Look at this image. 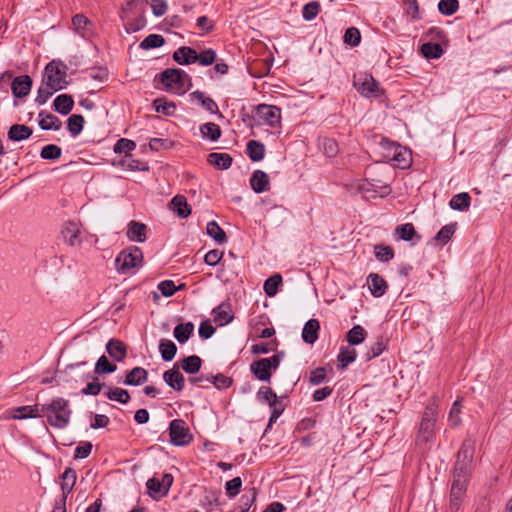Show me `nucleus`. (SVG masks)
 <instances>
[{
    "label": "nucleus",
    "instance_id": "obj_1",
    "mask_svg": "<svg viewBox=\"0 0 512 512\" xmlns=\"http://www.w3.org/2000/svg\"><path fill=\"white\" fill-rule=\"evenodd\" d=\"M475 453V440L467 436L456 454L452 475L471 478L473 458Z\"/></svg>",
    "mask_w": 512,
    "mask_h": 512
},
{
    "label": "nucleus",
    "instance_id": "obj_2",
    "mask_svg": "<svg viewBox=\"0 0 512 512\" xmlns=\"http://www.w3.org/2000/svg\"><path fill=\"white\" fill-rule=\"evenodd\" d=\"M437 421V411L434 405H428L422 415L419 429L416 435V445L423 450L427 449V444L433 441L435 437V424Z\"/></svg>",
    "mask_w": 512,
    "mask_h": 512
},
{
    "label": "nucleus",
    "instance_id": "obj_3",
    "mask_svg": "<svg viewBox=\"0 0 512 512\" xmlns=\"http://www.w3.org/2000/svg\"><path fill=\"white\" fill-rule=\"evenodd\" d=\"M283 357L284 352L280 351L269 358L254 360L250 364V372L259 381L269 383L273 373L279 368Z\"/></svg>",
    "mask_w": 512,
    "mask_h": 512
},
{
    "label": "nucleus",
    "instance_id": "obj_4",
    "mask_svg": "<svg viewBox=\"0 0 512 512\" xmlns=\"http://www.w3.org/2000/svg\"><path fill=\"white\" fill-rule=\"evenodd\" d=\"M160 82L165 86L166 90L174 91L177 94L185 93L189 87L185 88V81H189L191 86V77L182 69L167 68L159 74Z\"/></svg>",
    "mask_w": 512,
    "mask_h": 512
},
{
    "label": "nucleus",
    "instance_id": "obj_5",
    "mask_svg": "<svg viewBox=\"0 0 512 512\" xmlns=\"http://www.w3.org/2000/svg\"><path fill=\"white\" fill-rule=\"evenodd\" d=\"M143 261L142 250L137 246H130L122 250L115 259V266L118 272L128 273L131 269L140 265Z\"/></svg>",
    "mask_w": 512,
    "mask_h": 512
},
{
    "label": "nucleus",
    "instance_id": "obj_6",
    "mask_svg": "<svg viewBox=\"0 0 512 512\" xmlns=\"http://www.w3.org/2000/svg\"><path fill=\"white\" fill-rule=\"evenodd\" d=\"M354 86L357 91L366 98H379L384 95V89L371 74H359L354 78Z\"/></svg>",
    "mask_w": 512,
    "mask_h": 512
},
{
    "label": "nucleus",
    "instance_id": "obj_7",
    "mask_svg": "<svg viewBox=\"0 0 512 512\" xmlns=\"http://www.w3.org/2000/svg\"><path fill=\"white\" fill-rule=\"evenodd\" d=\"M170 442L174 446H187L193 441V435L183 419H174L169 424Z\"/></svg>",
    "mask_w": 512,
    "mask_h": 512
},
{
    "label": "nucleus",
    "instance_id": "obj_8",
    "mask_svg": "<svg viewBox=\"0 0 512 512\" xmlns=\"http://www.w3.org/2000/svg\"><path fill=\"white\" fill-rule=\"evenodd\" d=\"M65 78L66 72L62 71L54 61L48 63L45 67L43 83L53 90L64 89L68 84Z\"/></svg>",
    "mask_w": 512,
    "mask_h": 512
},
{
    "label": "nucleus",
    "instance_id": "obj_9",
    "mask_svg": "<svg viewBox=\"0 0 512 512\" xmlns=\"http://www.w3.org/2000/svg\"><path fill=\"white\" fill-rule=\"evenodd\" d=\"M256 115L259 120L263 121L265 124L272 128L280 125L281 109L277 106L259 104L256 107Z\"/></svg>",
    "mask_w": 512,
    "mask_h": 512
},
{
    "label": "nucleus",
    "instance_id": "obj_10",
    "mask_svg": "<svg viewBox=\"0 0 512 512\" xmlns=\"http://www.w3.org/2000/svg\"><path fill=\"white\" fill-rule=\"evenodd\" d=\"M382 144L385 148L393 150V160L398 163V166L403 169L410 166L412 160L410 150L388 140L383 141Z\"/></svg>",
    "mask_w": 512,
    "mask_h": 512
},
{
    "label": "nucleus",
    "instance_id": "obj_11",
    "mask_svg": "<svg viewBox=\"0 0 512 512\" xmlns=\"http://www.w3.org/2000/svg\"><path fill=\"white\" fill-rule=\"evenodd\" d=\"M61 234L65 240V242L71 246H78L81 244L82 240L80 238L81 230L80 225L74 221H68L64 224Z\"/></svg>",
    "mask_w": 512,
    "mask_h": 512
},
{
    "label": "nucleus",
    "instance_id": "obj_12",
    "mask_svg": "<svg viewBox=\"0 0 512 512\" xmlns=\"http://www.w3.org/2000/svg\"><path fill=\"white\" fill-rule=\"evenodd\" d=\"M163 380L169 387L176 391H182L185 387V378L179 371L178 364H174L172 369L163 373Z\"/></svg>",
    "mask_w": 512,
    "mask_h": 512
},
{
    "label": "nucleus",
    "instance_id": "obj_13",
    "mask_svg": "<svg viewBox=\"0 0 512 512\" xmlns=\"http://www.w3.org/2000/svg\"><path fill=\"white\" fill-rule=\"evenodd\" d=\"M394 234L398 239L411 242L412 245L417 244L421 240V235L417 233L412 223L398 225L395 228Z\"/></svg>",
    "mask_w": 512,
    "mask_h": 512
},
{
    "label": "nucleus",
    "instance_id": "obj_14",
    "mask_svg": "<svg viewBox=\"0 0 512 512\" xmlns=\"http://www.w3.org/2000/svg\"><path fill=\"white\" fill-rule=\"evenodd\" d=\"M31 87L32 79L29 75L15 77L11 82V91L16 98H22L28 95Z\"/></svg>",
    "mask_w": 512,
    "mask_h": 512
},
{
    "label": "nucleus",
    "instance_id": "obj_15",
    "mask_svg": "<svg viewBox=\"0 0 512 512\" xmlns=\"http://www.w3.org/2000/svg\"><path fill=\"white\" fill-rule=\"evenodd\" d=\"M212 314L214 315V321L218 323L219 326L229 324L234 319L232 307L229 302H222L212 310Z\"/></svg>",
    "mask_w": 512,
    "mask_h": 512
},
{
    "label": "nucleus",
    "instance_id": "obj_16",
    "mask_svg": "<svg viewBox=\"0 0 512 512\" xmlns=\"http://www.w3.org/2000/svg\"><path fill=\"white\" fill-rule=\"evenodd\" d=\"M190 97L198 101L199 104L209 113L217 114L219 117H223L222 113L219 111L217 103L211 97L207 96L204 92L196 90L190 93Z\"/></svg>",
    "mask_w": 512,
    "mask_h": 512
},
{
    "label": "nucleus",
    "instance_id": "obj_17",
    "mask_svg": "<svg viewBox=\"0 0 512 512\" xmlns=\"http://www.w3.org/2000/svg\"><path fill=\"white\" fill-rule=\"evenodd\" d=\"M367 285L371 294L374 297L383 296L388 288V284L384 278H382L377 273H370L367 277Z\"/></svg>",
    "mask_w": 512,
    "mask_h": 512
},
{
    "label": "nucleus",
    "instance_id": "obj_18",
    "mask_svg": "<svg viewBox=\"0 0 512 512\" xmlns=\"http://www.w3.org/2000/svg\"><path fill=\"white\" fill-rule=\"evenodd\" d=\"M173 60L180 65H189L197 62V51L188 46H182L174 51Z\"/></svg>",
    "mask_w": 512,
    "mask_h": 512
},
{
    "label": "nucleus",
    "instance_id": "obj_19",
    "mask_svg": "<svg viewBox=\"0 0 512 512\" xmlns=\"http://www.w3.org/2000/svg\"><path fill=\"white\" fill-rule=\"evenodd\" d=\"M148 379V372L142 367H134L126 372L123 383L128 386H139L145 383Z\"/></svg>",
    "mask_w": 512,
    "mask_h": 512
},
{
    "label": "nucleus",
    "instance_id": "obj_20",
    "mask_svg": "<svg viewBox=\"0 0 512 512\" xmlns=\"http://www.w3.org/2000/svg\"><path fill=\"white\" fill-rule=\"evenodd\" d=\"M61 500L66 501L68 494H70L76 484L77 474L73 468H66L61 476Z\"/></svg>",
    "mask_w": 512,
    "mask_h": 512
},
{
    "label": "nucleus",
    "instance_id": "obj_21",
    "mask_svg": "<svg viewBox=\"0 0 512 512\" xmlns=\"http://www.w3.org/2000/svg\"><path fill=\"white\" fill-rule=\"evenodd\" d=\"M106 351L117 362L123 361L127 355L125 344L118 339H110L106 344Z\"/></svg>",
    "mask_w": 512,
    "mask_h": 512
},
{
    "label": "nucleus",
    "instance_id": "obj_22",
    "mask_svg": "<svg viewBox=\"0 0 512 512\" xmlns=\"http://www.w3.org/2000/svg\"><path fill=\"white\" fill-rule=\"evenodd\" d=\"M170 207L182 219L188 218L191 215V207L183 195L174 196L170 202Z\"/></svg>",
    "mask_w": 512,
    "mask_h": 512
},
{
    "label": "nucleus",
    "instance_id": "obj_23",
    "mask_svg": "<svg viewBox=\"0 0 512 512\" xmlns=\"http://www.w3.org/2000/svg\"><path fill=\"white\" fill-rule=\"evenodd\" d=\"M250 185L255 193H263L268 190L269 176L262 170H256L250 178Z\"/></svg>",
    "mask_w": 512,
    "mask_h": 512
},
{
    "label": "nucleus",
    "instance_id": "obj_24",
    "mask_svg": "<svg viewBox=\"0 0 512 512\" xmlns=\"http://www.w3.org/2000/svg\"><path fill=\"white\" fill-rule=\"evenodd\" d=\"M320 323L317 319H309L302 330V339L307 344H313L318 339Z\"/></svg>",
    "mask_w": 512,
    "mask_h": 512
},
{
    "label": "nucleus",
    "instance_id": "obj_25",
    "mask_svg": "<svg viewBox=\"0 0 512 512\" xmlns=\"http://www.w3.org/2000/svg\"><path fill=\"white\" fill-rule=\"evenodd\" d=\"M38 117H39L38 124L42 130L57 131L62 126L61 120L52 113H47L45 111H41L38 114Z\"/></svg>",
    "mask_w": 512,
    "mask_h": 512
},
{
    "label": "nucleus",
    "instance_id": "obj_26",
    "mask_svg": "<svg viewBox=\"0 0 512 512\" xmlns=\"http://www.w3.org/2000/svg\"><path fill=\"white\" fill-rule=\"evenodd\" d=\"M207 162L220 170L229 169L233 163V158L228 153L212 152L207 157Z\"/></svg>",
    "mask_w": 512,
    "mask_h": 512
},
{
    "label": "nucleus",
    "instance_id": "obj_27",
    "mask_svg": "<svg viewBox=\"0 0 512 512\" xmlns=\"http://www.w3.org/2000/svg\"><path fill=\"white\" fill-rule=\"evenodd\" d=\"M357 352L352 346H342L337 356V368L344 370L349 364L356 360Z\"/></svg>",
    "mask_w": 512,
    "mask_h": 512
},
{
    "label": "nucleus",
    "instance_id": "obj_28",
    "mask_svg": "<svg viewBox=\"0 0 512 512\" xmlns=\"http://www.w3.org/2000/svg\"><path fill=\"white\" fill-rule=\"evenodd\" d=\"M146 230L147 227L145 224L131 221L128 224L127 237L131 241L144 242L146 240Z\"/></svg>",
    "mask_w": 512,
    "mask_h": 512
},
{
    "label": "nucleus",
    "instance_id": "obj_29",
    "mask_svg": "<svg viewBox=\"0 0 512 512\" xmlns=\"http://www.w3.org/2000/svg\"><path fill=\"white\" fill-rule=\"evenodd\" d=\"M74 106V100L69 94H60L53 101L55 111L62 115H67L71 112Z\"/></svg>",
    "mask_w": 512,
    "mask_h": 512
},
{
    "label": "nucleus",
    "instance_id": "obj_30",
    "mask_svg": "<svg viewBox=\"0 0 512 512\" xmlns=\"http://www.w3.org/2000/svg\"><path fill=\"white\" fill-rule=\"evenodd\" d=\"M193 333L194 324L192 322L180 323L173 330V335L180 344L187 342Z\"/></svg>",
    "mask_w": 512,
    "mask_h": 512
},
{
    "label": "nucleus",
    "instance_id": "obj_31",
    "mask_svg": "<svg viewBox=\"0 0 512 512\" xmlns=\"http://www.w3.org/2000/svg\"><path fill=\"white\" fill-rule=\"evenodd\" d=\"M246 153L251 161L259 162L265 156V145L257 140H250L246 146Z\"/></svg>",
    "mask_w": 512,
    "mask_h": 512
},
{
    "label": "nucleus",
    "instance_id": "obj_32",
    "mask_svg": "<svg viewBox=\"0 0 512 512\" xmlns=\"http://www.w3.org/2000/svg\"><path fill=\"white\" fill-rule=\"evenodd\" d=\"M31 135L32 128L21 124L12 125L8 131V138L15 142L28 139Z\"/></svg>",
    "mask_w": 512,
    "mask_h": 512
},
{
    "label": "nucleus",
    "instance_id": "obj_33",
    "mask_svg": "<svg viewBox=\"0 0 512 512\" xmlns=\"http://www.w3.org/2000/svg\"><path fill=\"white\" fill-rule=\"evenodd\" d=\"M71 411L51 412L47 411V421L56 428H64L68 425Z\"/></svg>",
    "mask_w": 512,
    "mask_h": 512
},
{
    "label": "nucleus",
    "instance_id": "obj_34",
    "mask_svg": "<svg viewBox=\"0 0 512 512\" xmlns=\"http://www.w3.org/2000/svg\"><path fill=\"white\" fill-rule=\"evenodd\" d=\"M470 204L471 196L467 192L454 195L449 202L450 208L458 211H466L470 207Z\"/></svg>",
    "mask_w": 512,
    "mask_h": 512
},
{
    "label": "nucleus",
    "instance_id": "obj_35",
    "mask_svg": "<svg viewBox=\"0 0 512 512\" xmlns=\"http://www.w3.org/2000/svg\"><path fill=\"white\" fill-rule=\"evenodd\" d=\"M159 352L164 361H172L177 353L176 344L169 339H161L159 341Z\"/></svg>",
    "mask_w": 512,
    "mask_h": 512
},
{
    "label": "nucleus",
    "instance_id": "obj_36",
    "mask_svg": "<svg viewBox=\"0 0 512 512\" xmlns=\"http://www.w3.org/2000/svg\"><path fill=\"white\" fill-rule=\"evenodd\" d=\"M366 336V330L361 325H355L347 332L346 340L349 346H355L361 344Z\"/></svg>",
    "mask_w": 512,
    "mask_h": 512
},
{
    "label": "nucleus",
    "instance_id": "obj_37",
    "mask_svg": "<svg viewBox=\"0 0 512 512\" xmlns=\"http://www.w3.org/2000/svg\"><path fill=\"white\" fill-rule=\"evenodd\" d=\"M202 359L197 355L184 357L181 360V368L188 374H196L200 371Z\"/></svg>",
    "mask_w": 512,
    "mask_h": 512
},
{
    "label": "nucleus",
    "instance_id": "obj_38",
    "mask_svg": "<svg viewBox=\"0 0 512 512\" xmlns=\"http://www.w3.org/2000/svg\"><path fill=\"white\" fill-rule=\"evenodd\" d=\"M118 165L130 171H147L149 169L147 163L134 159L131 154L120 159Z\"/></svg>",
    "mask_w": 512,
    "mask_h": 512
},
{
    "label": "nucleus",
    "instance_id": "obj_39",
    "mask_svg": "<svg viewBox=\"0 0 512 512\" xmlns=\"http://www.w3.org/2000/svg\"><path fill=\"white\" fill-rule=\"evenodd\" d=\"M152 106L157 113H162L166 116H172L176 110V105L173 102L167 101L165 97L156 98Z\"/></svg>",
    "mask_w": 512,
    "mask_h": 512
},
{
    "label": "nucleus",
    "instance_id": "obj_40",
    "mask_svg": "<svg viewBox=\"0 0 512 512\" xmlns=\"http://www.w3.org/2000/svg\"><path fill=\"white\" fill-rule=\"evenodd\" d=\"M207 234L218 244H224L227 242V236L225 231L219 226L216 221H210L206 227Z\"/></svg>",
    "mask_w": 512,
    "mask_h": 512
},
{
    "label": "nucleus",
    "instance_id": "obj_41",
    "mask_svg": "<svg viewBox=\"0 0 512 512\" xmlns=\"http://www.w3.org/2000/svg\"><path fill=\"white\" fill-rule=\"evenodd\" d=\"M420 50L423 56L427 59H438L444 53L442 46L439 43L434 42H427L422 44Z\"/></svg>",
    "mask_w": 512,
    "mask_h": 512
},
{
    "label": "nucleus",
    "instance_id": "obj_42",
    "mask_svg": "<svg viewBox=\"0 0 512 512\" xmlns=\"http://www.w3.org/2000/svg\"><path fill=\"white\" fill-rule=\"evenodd\" d=\"M200 132L204 138L210 139L211 141H217L222 135V131L219 125L213 122L202 124L200 127Z\"/></svg>",
    "mask_w": 512,
    "mask_h": 512
},
{
    "label": "nucleus",
    "instance_id": "obj_43",
    "mask_svg": "<svg viewBox=\"0 0 512 512\" xmlns=\"http://www.w3.org/2000/svg\"><path fill=\"white\" fill-rule=\"evenodd\" d=\"M84 117L80 114H72L67 119V129L73 137L78 136L84 127Z\"/></svg>",
    "mask_w": 512,
    "mask_h": 512
},
{
    "label": "nucleus",
    "instance_id": "obj_44",
    "mask_svg": "<svg viewBox=\"0 0 512 512\" xmlns=\"http://www.w3.org/2000/svg\"><path fill=\"white\" fill-rule=\"evenodd\" d=\"M221 492L217 490H207L202 499V505L205 507L207 512H212L214 506H219Z\"/></svg>",
    "mask_w": 512,
    "mask_h": 512
},
{
    "label": "nucleus",
    "instance_id": "obj_45",
    "mask_svg": "<svg viewBox=\"0 0 512 512\" xmlns=\"http://www.w3.org/2000/svg\"><path fill=\"white\" fill-rule=\"evenodd\" d=\"M105 396L109 400L117 401L121 404H127L131 399L129 392L119 387L108 390L105 392Z\"/></svg>",
    "mask_w": 512,
    "mask_h": 512
},
{
    "label": "nucleus",
    "instance_id": "obj_46",
    "mask_svg": "<svg viewBox=\"0 0 512 512\" xmlns=\"http://www.w3.org/2000/svg\"><path fill=\"white\" fill-rule=\"evenodd\" d=\"M146 487L148 489V495L154 500H159L161 497L165 496L162 495V492H164L163 484H161L160 480L155 477L147 480Z\"/></svg>",
    "mask_w": 512,
    "mask_h": 512
},
{
    "label": "nucleus",
    "instance_id": "obj_47",
    "mask_svg": "<svg viewBox=\"0 0 512 512\" xmlns=\"http://www.w3.org/2000/svg\"><path fill=\"white\" fill-rule=\"evenodd\" d=\"M282 284V276L274 274L264 282V291L267 296L273 297L277 294L279 286Z\"/></svg>",
    "mask_w": 512,
    "mask_h": 512
},
{
    "label": "nucleus",
    "instance_id": "obj_48",
    "mask_svg": "<svg viewBox=\"0 0 512 512\" xmlns=\"http://www.w3.org/2000/svg\"><path fill=\"white\" fill-rule=\"evenodd\" d=\"M116 369V364L111 363L105 355H102L95 364L94 373L110 374L115 372Z\"/></svg>",
    "mask_w": 512,
    "mask_h": 512
},
{
    "label": "nucleus",
    "instance_id": "obj_49",
    "mask_svg": "<svg viewBox=\"0 0 512 512\" xmlns=\"http://www.w3.org/2000/svg\"><path fill=\"white\" fill-rule=\"evenodd\" d=\"M165 44V39L159 34L148 35L139 45L141 49L149 50L159 48Z\"/></svg>",
    "mask_w": 512,
    "mask_h": 512
},
{
    "label": "nucleus",
    "instance_id": "obj_50",
    "mask_svg": "<svg viewBox=\"0 0 512 512\" xmlns=\"http://www.w3.org/2000/svg\"><path fill=\"white\" fill-rule=\"evenodd\" d=\"M256 396L258 401L267 402L269 406H274L278 401L276 393L268 386H261Z\"/></svg>",
    "mask_w": 512,
    "mask_h": 512
},
{
    "label": "nucleus",
    "instance_id": "obj_51",
    "mask_svg": "<svg viewBox=\"0 0 512 512\" xmlns=\"http://www.w3.org/2000/svg\"><path fill=\"white\" fill-rule=\"evenodd\" d=\"M456 230V223L443 226L435 235L434 240L442 245L447 244Z\"/></svg>",
    "mask_w": 512,
    "mask_h": 512
},
{
    "label": "nucleus",
    "instance_id": "obj_52",
    "mask_svg": "<svg viewBox=\"0 0 512 512\" xmlns=\"http://www.w3.org/2000/svg\"><path fill=\"white\" fill-rule=\"evenodd\" d=\"M374 253L375 257L381 262H389L394 258V249L388 245H375Z\"/></svg>",
    "mask_w": 512,
    "mask_h": 512
},
{
    "label": "nucleus",
    "instance_id": "obj_53",
    "mask_svg": "<svg viewBox=\"0 0 512 512\" xmlns=\"http://www.w3.org/2000/svg\"><path fill=\"white\" fill-rule=\"evenodd\" d=\"M85 380L87 379H93L92 382L88 383L85 388L82 389L83 395H92L96 396L100 393L101 389L105 386L104 383L97 382L98 378L95 376H92L90 373H88L85 377Z\"/></svg>",
    "mask_w": 512,
    "mask_h": 512
},
{
    "label": "nucleus",
    "instance_id": "obj_54",
    "mask_svg": "<svg viewBox=\"0 0 512 512\" xmlns=\"http://www.w3.org/2000/svg\"><path fill=\"white\" fill-rule=\"evenodd\" d=\"M459 9L458 0H440L438 2V10L445 16H451L455 14Z\"/></svg>",
    "mask_w": 512,
    "mask_h": 512
},
{
    "label": "nucleus",
    "instance_id": "obj_55",
    "mask_svg": "<svg viewBox=\"0 0 512 512\" xmlns=\"http://www.w3.org/2000/svg\"><path fill=\"white\" fill-rule=\"evenodd\" d=\"M257 497V490L256 488H251L248 492L243 494L240 498V510L238 512H247L253 503L255 502Z\"/></svg>",
    "mask_w": 512,
    "mask_h": 512
},
{
    "label": "nucleus",
    "instance_id": "obj_56",
    "mask_svg": "<svg viewBox=\"0 0 512 512\" xmlns=\"http://www.w3.org/2000/svg\"><path fill=\"white\" fill-rule=\"evenodd\" d=\"M465 497V493L450 490L448 512H458Z\"/></svg>",
    "mask_w": 512,
    "mask_h": 512
},
{
    "label": "nucleus",
    "instance_id": "obj_57",
    "mask_svg": "<svg viewBox=\"0 0 512 512\" xmlns=\"http://www.w3.org/2000/svg\"><path fill=\"white\" fill-rule=\"evenodd\" d=\"M72 25L78 33L84 34L92 23L84 14H76L72 17Z\"/></svg>",
    "mask_w": 512,
    "mask_h": 512
},
{
    "label": "nucleus",
    "instance_id": "obj_58",
    "mask_svg": "<svg viewBox=\"0 0 512 512\" xmlns=\"http://www.w3.org/2000/svg\"><path fill=\"white\" fill-rule=\"evenodd\" d=\"M62 155V149L55 144L44 146L40 152V156L45 160H57Z\"/></svg>",
    "mask_w": 512,
    "mask_h": 512
},
{
    "label": "nucleus",
    "instance_id": "obj_59",
    "mask_svg": "<svg viewBox=\"0 0 512 512\" xmlns=\"http://www.w3.org/2000/svg\"><path fill=\"white\" fill-rule=\"evenodd\" d=\"M320 12V3L318 1H310L304 5L302 16L306 21H312Z\"/></svg>",
    "mask_w": 512,
    "mask_h": 512
},
{
    "label": "nucleus",
    "instance_id": "obj_60",
    "mask_svg": "<svg viewBox=\"0 0 512 512\" xmlns=\"http://www.w3.org/2000/svg\"><path fill=\"white\" fill-rule=\"evenodd\" d=\"M343 41L345 44L350 45L351 47L358 46L361 41V34L359 29L356 27H349L346 29Z\"/></svg>",
    "mask_w": 512,
    "mask_h": 512
},
{
    "label": "nucleus",
    "instance_id": "obj_61",
    "mask_svg": "<svg viewBox=\"0 0 512 512\" xmlns=\"http://www.w3.org/2000/svg\"><path fill=\"white\" fill-rule=\"evenodd\" d=\"M196 58H197V62L200 65L210 66L216 61L217 54H216L215 50L208 48V49L201 51L200 53H197Z\"/></svg>",
    "mask_w": 512,
    "mask_h": 512
},
{
    "label": "nucleus",
    "instance_id": "obj_62",
    "mask_svg": "<svg viewBox=\"0 0 512 512\" xmlns=\"http://www.w3.org/2000/svg\"><path fill=\"white\" fill-rule=\"evenodd\" d=\"M136 148V143L133 140L127 139V138H121L117 140V142L114 145V152L115 153H125V155H129L130 151H133Z\"/></svg>",
    "mask_w": 512,
    "mask_h": 512
},
{
    "label": "nucleus",
    "instance_id": "obj_63",
    "mask_svg": "<svg viewBox=\"0 0 512 512\" xmlns=\"http://www.w3.org/2000/svg\"><path fill=\"white\" fill-rule=\"evenodd\" d=\"M242 487V479L235 477L225 483V490L227 496L231 499L237 496Z\"/></svg>",
    "mask_w": 512,
    "mask_h": 512
},
{
    "label": "nucleus",
    "instance_id": "obj_64",
    "mask_svg": "<svg viewBox=\"0 0 512 512\" xmlns=\"http://www.w3.org/2000/svg\"><path fill=\"white\" fill-rule=\"evenodd\" d=\"M211 384H213L218 390H223L229 388L233 379L231 377L225 376L222 373H218L217 375L211 374Z\"/></svg>",
    "mask_w": 512,
    "mask_h": 512
}]
</instances>
